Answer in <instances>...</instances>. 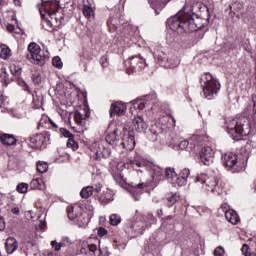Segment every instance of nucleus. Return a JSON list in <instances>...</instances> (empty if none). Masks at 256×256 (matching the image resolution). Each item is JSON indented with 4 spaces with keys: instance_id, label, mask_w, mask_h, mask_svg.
<instances>
[{
    "instance_id": "864d4df0",
    "label": "nucleus",
    "mask_w": 256,
    "mask_h": 256,
    "mask_svg": "<svg viewBox=\"0 0 256 256\" xmlns=\"http://www.w3.org/2000/svg\"><path fill=\"white\" fill-rule=\"evenodd\" d=\"M98 235L99 237H105V235H107V230L105 228H99Z\"/></svg>"
},
{
    "instance_id": "412c9836",
    "label": "nucleus",
    "mask_w": 256,
    "mask_h": 256,
    "mask_svg": "<svg viewBox=\"0 0 256 256\" xmlns=\"http://www.w3.org/2000/svg\"><path fill=\"white\" fill-rule=\"evenodd\" d=\"M179 175H180V177H178L177 185L179 187H183V185H185V183H187V179H188L189 175H191V170H189V168H183Z\"/></svg>"
},
{
    "instance_id": "c756f323",
    "label": "nucleus",
    "mask_w": 256,
    "mask_h": 256,
    "mask_svg": "<svg viewBox=\"0 0 256 256\" xmlns=\"http://www.w3.org/2000/svg\"><path fill=\"white\" fill-rule=\"evenodd\" d=\"M132 105H133V109H138L139 111H143V109L147 107L148 103L145 100H135Z\"/></svg>"
},
{
    "instance_id": "79ce46f5",
    "label": "nucleus",
    "mask_w": 256,
    "mask_h": 256,
    "mask_svg": "<svg viewBox=\"0 0 256 256\" xmlns=\"http://www.w3.org/2000/svg\"><path fill=\"white\" fill-rule=\"evenodd\" d=\"M214 255L215 256H223V255H225V248H223L222 246L217 247L214 250Z\"/></svg>"
},
{
    "instance_id": "7c9ffc66",
    "label": "nucleus",
    "mask_w": 256,
    "mask_h": 256,
    "mask_svg": "<svg viewBox=\"0 0 256 256\" xmlns=\"http://www.w3.org/2000/svg\"><path fill=\"white\" fill-rule=\"evenodd\" d=\"M83 15L86 19H95V8H85L83 7Z\"/></svg>"
},
{
    "instance_id": "f257e3e1",
    "label": "nucleus",
    "mask_w": 256,
    "mask_h": 256,
    "mask_svg": "<svg viewBox=\"0 0 256 256\" xmlns=\"http://www.w3.org/2000/svg\"><path fill=\"white\" fill-rule=\"evenodd\" d=\"M190 11L191 8L184 7L176 15L168 19L167 23L171 31L193 33V31H199V29L205 27L203 20L201 18H193V12Z\"/></svg>"
},
{
    "instance_id": "1a4fd4ad",
    "label": "nucleus",
    "mask_w": 256,
    "mask_h": 256,
    "mask_svg": "<svg viewBox=\"0 0 256 256\" xmlns=\"http://www.w3.org/2000/svg\"><path fill=\"white\" fill-rule=\"evenodd\" d=\"M157 61L160 63L161 67H166V69H175L181 63L179 58L175 56H167V54L161 52L155 54Z\"/></svg>"
},
{
    "instance_id": "338daca9",
    "label": "nucleus",
    "mask_w": 256,
    "mask_h": 256,
    "mask_svg": "<svg viewBox=\"0 0 256 256\" xmlns=\"http://www.w3.org/2000/svg\"><path fill=\"white\" fill-rule=\"evenodd\" d=\"M50 124L52 125V127H54V129H58L59 127L55 122H53V120H50Z\"/></svg>"
},
{
    "instance_id": "de8ad7c7",
    "label": "nucleus",
    "mask_w": 256,
    "mask_h": 256,
    "mask_svg": "<svg viewBox=\"0 0 256 256\" xmlns=\"http://www.w3.org/2000/svg\"><path fill=\"white\" fill-rule=\"evenodd\" d=\"M51 245L55 249V251H61V247H63L61 245V242L59 243V242H57L55 240L51 242Z\"/></svg>"
},
{
    "instance_id": "dca6fc26",
    "label": "nucleus",
    "mask_w": 256,
    "mask_h": 256,
    "mask_svg": "<svg viewBox=\"0 0 256 256\" xmlns=\"http://www.w3.org/2000/svg\"><path fill=\"white\" fill-rule=\"evenodd\" d=\"M119 133H121V130L115 126L106 136V142L108 145H112V147H115L117 143H119L121 137L119 136Z\"/></svg>"
},
{
    "instance_id": "7ed1b4c3",
    "label": "nucleus",
    "mask_w": 256,
    "mask_h": 256,
    "mask_svg": "<svg viewBox=\"0 0 256 256\" xmlns=\"http://www.w3.org/2000/svg\"><path fill=\"white\" fill-rule=\"evenodd\" d=\"M226 131L234 141H239L241 137H247L251 134V118L238 116L226 120Z\"/></svg>"
},
{
    "instance_id": "2f4dec72",
    "label": "nucleus",
    "mask_w": 256,
    "mask_h": 256,
    "mask_svg": "<svg viewBox=\"0 0 256 256\" xmlns=\"http://www.w3.org/2000/svg\"><path fill=\"white\" fill-rule=\"evenodd\" d=\"M37 171L38 173H47V171H49V164L47 162L38 161Z\"/></svg>"
},
{
    "instance_id": "cd10ccee",
    "label": "nucleus",
    "mask_w": 256,
    "mask_h": 256,
    "mask_svg": "<svg viewBox=\"0 0 256 256\" xmlns=\"http://www.w3.org/2000/svg\"><path fill=\"white\" fill-rule=\"evenodd\" d=\"M93 189V186L84 187L80 192V196L82 197V199H89V197L93 195Z\"/></svg>"
},
{
    "instance_id": "393cba45",
    "label": "nucleus",
    "mask_w": 256,
    "mask_h": 256,
    "mask_svg": "<svg viewBox=\"0 0 256 256\" xmlns=\"http://www.w3.org/2000/svg\"><path fill=\"white\" fill-rule=\"evenodd\" d=\"M130 165H132L133 169H149V166L151 163L145 161V160H131Z\"/></svg>"
},
{
    "instance_id": "69168bd1",
    "label": "nucleus",
    "mask_w": 256,
    "mask_h": 256,
    "mask_svg": "<svg viewBox=\"0 0 256 256\" xmlns=\"http://www.w3.org/2000/svg\"><path fill=\"white\" fill-rule=\"evenodd\" d=\"M11 73L12 75H21V71L17 70V71H13V68H11Z\"/></svg>"
},
{
    "instance_id": "a878e982",
    "label": "nucleus",
    "mask_w": 256,
    "mask_h": 256,
    "mask_svg": "<svg viewBox=\"0 0 256 256\" xmlns=\"http://www.w3.org/2000/svg\"><path fill=\"white\" fill-rule=\"evenodd\" d=\"M19 246L17 245V240L15 238H8L6 240V251L7 253H15L17 251V248Z\"/></svg>"
},
{
    "instance_id": "9d476101",
    "label": "nucleus",
    "mask_w": 256,
    "mask_h": 256,
    "mask_svg": "<svg viewBox=\"0 0 256 256\" xmlns=\"http://www.w3.org/2000/svg\"><path fill=\"white\" fill-rule=\"evenodd\" d=\"M122 146L126 151H133L135 149V132L133 130L123 129Z\"/></svg>"
},
{
    "instance_id": "680f3d73",
    "label": "nucleus",
    "mask_w": 256,
    "mask_h": 256,
    "mask_svg": "<svg viewBox=\"0 0 256 256\" xmlns=\"http://www.w3.org/2000/svg\"><path fill=\"white\" fill-rule=\"evenodd\" d=\"M14 1V5H16V7H21V3H23V0H13Z\"/></svg>"
},
{
    "instance_id": "603ef678",
    "label": "nucleus",
    "mask_w": 256,
    "mask_h": 256,
    "mask_svg": "<svg viewBox=\"0 0 256 256\" xmlns=\"http://www.w3.org/2000/svg\"><path fill=\"white\" fill-rule=\"evenodd\" d=\"M159 0H148V3L151 4V7L153 9H157V6L159 5Z\"/></svg>"
},
{
    "instance_id": "473e14b6",
    "label": "nucleus",
    "mask_w": 256,
    "mask_h": 256,
    "mask_svg": "<svg viewBox=\"0 0 256 256\" xmlns=\"http://www.w3.org/2000/svg\"><path fill=\"white\" fill-rule=\"evenodd\" d=\"M109 221H110V225L117 226L119 225V223H121V216L117 214H112L109 218Z\"/></svg>"
},
{
    "instance_id": "4d7b16f0",
    "label": "nucleus",
    "mask_w": 256,
    "mask_h": 256,
    "mask_svg": "<svg viewBox=\"0 0 256 256\" xmlns=\"http://www.w3.org/2000/svg\"><path fill=\"white\" fill-rule=\"evenodd\" d=\"M221 209H222L223 212L226 213V211H229V210H230V209H229V204H228V203L222 204V205H221Z\"/></svg>"
},
{
    "instance_id": "09e8293b",
    "label": "nucleus",
    "mask_w": 256,
    "mask_h": 256,
    "mask_svg": "<svg viewBox=\"0 0 256 256\" xmlns=\"http://www.w3.org/2000/svg\"><path fill=\"white\" fill-rule=\"evenodd\" d=\"M93 187L94 193H101V189H103V185L101 183H96Z\"/></svg>"
},
{
    "instance_id": "423d86ee",
    "label": "nucleus",
    "mask_w": 256,
    "mask_h": 256,
    "mask_svg": "<svg viewBox=\"0 0 256 256\" xmlns=\"http://www.w3.org/2000/svg\"><path fill=\"white\" fill-rule=\"evenodd\" d=\"M196 183L202 185L204 193H219V178L211 174H200L196 177Z\"/></svg>"
},
{
    "instance_id": "4468645a",
    "label": "nucleus",
    "mask_w": 256,
    "mask_h": 256,
    "mask_svg": "<svg viewBox=\"0 0 256 256\" xmlns=\"http://www.w3.org/2000/svg\"><path fill=\"white\" fill-rule=\"evenodd\" d=\"M215 157V151L211 149V147L207 146L202 148L200 152V159L202 163L205 165H211L213 163V159Z\"/></svg>"
},
{
    "instance_id": "a211bd4d",
    "label": "nucleus",
    "mask_w": 256,
    "mask_h": 256,
    "mask_svg": "<svg viewBox=\"0 0 256 256\" xmlns=\"http://www.w3.org/2000/svg\"><path fill=\"white\" fill-rule=\"evenodd\" d=\"M132 123L134 125V129L138 132V133H145V131H147V122L145 120H143V117L141 116H137L132 120Z\"/></svg>"
},
{
    "instance_id": "a19ab883",
    "label": "nucleus",
    "mask_w": 256,
    "mask_h": 256,
    "mask_svg": "<svg viewBox=\"0 0 256 256\" xmlns=\"http://www.w3.org/2000/svg\"><path fill=\"white\" fill-rule=\"evenodd\" d=\"M100 65L103 69H107V67H109V58H107V56H102L100 58Z\"/></svg>"
},
{
    "instance_id": "ea45409f",
    "label": "nucleus",
    "mask_w": 256,
    "mask_h": 256,
    "mask_svg": "<svg viewBox=\"0 0 256 256\" xmlns=\"http://www.w3.org/2000/svg\"><path fill=\"white\" fill-rule=\"evenodd\" d=\"M83 7L95 9V2L93 0H82Z\"/></svg>"
},
{
    "instance_id": "774afa93",
    "label": "nucleus",
    "mask_w": 256,
    "mask_h": 256,
    "mask_svg": "<svg viewBox=\"0 0 256 256\" xmlns=\"http://www.w3.org/2000/svg\"><path fill=\"white\" fill-rule=\"evenodd\" d=\"M157 215L158 217H163V210L162 209L158 210Z\"/></svg>"
},
{
    "instance_id": "9b49d317",
    "label": "nucleus",
    "mask_w": 256,
    "mask_h": 256,
    "mask_svg": "<svg viewBox=\"0 0 256 256\" xmlns=\"http://www.w3.org/2000/svg\"><path fill=\"white\" fill-rule=\"evenodd\" d=\"M32 149H45L49 143V136L47 134H37L29 138Z\"/></svg>"
},
{
    "instance_id": "2eb2a0df",
    "label": "nucleus",
    "mask_w": 256,
    "mask_h": 256,
    "mask_svg": "<svg viewBox=\"0 0 256 256\" xmlns=\"http://www.w3.org/2000/svg\"><path fill=\"white\" fill-rule=\"evenodd\" d=\"M238 160L239 158L237 157V154L232 152H228L222 157L223 165L226 167V169H228V171L237 165Z\"/></svg>"
},
{
    "instance_id": "052dcab7",
    "label": "nucleus",
    "mask_w": 256,
    "mask_h": 256,
    "mask_svg": "<svg viewBox=\"0 0 256 256\" xmlns=\"http://www.w3.org/2000/svg\"><path fill=\"white\" fill-rule=\"evenodd\" d=\"M3 229H5V221H3V220L0 218V231H3Z\"/></svg>"
},
{
    "instance_id": "58836bf2",
    "label": "nucleus",
    "mask_w": 256,
    "mask_h": 256,
    "mask_svg": "<svg viewBox=\"0 0 256 256\" xmlns=\"http://www.w3.org/2000/svg\"><path fill=\"white\" fill-rule=\"evenodd\" d=\"M32 81H33L34 85H41V73L35 72L32 75Z\"/></svg>"
},
{
    "instance_id": "6e6d98bb",
    "label": "nucleus",
    "mask_w": 256,
    "mask_h": 256,
    "mask_svg": "<svg viewBox=\"0 0 256 256\" xmlns=\"http://www.w3.org/2000/svg\"><path fill=\"white\" fill-rule=\"evenodd\" d=\"M134 187H137V189H145V188H147V183L135 184Z\"/></svg>"
},
{
    "instance_id": "20e7f679",
    "label": "nucleus",
    "mask_w": 256,
    "mask_h": 256,
    "mask_svg": "<svg viewBox=\"0 0 256 256\" xmlns=\"http://www.w3.org/2000/svg\"><path fill=\"white\" fill-rule=\"evenodd\" d=\"M203 95L205 99H213L221 89V83L211 73H205L200 79Z\"/></svg>"
},
{
    "instance_id": "a18cd8bd",
    "label": "nucleus",
    "mask_w": 256,
    "mask_h": 256,
    "mask_svg": "<svg viewBox=\"0 0 256 256\" xmlns=\"http://www.w3.org/2000/svg\"><path fill=\"white\" fill-rule=\"evenodd\" d=\"M241 251H242V255L244 256H248L249 253H251V248H249V245L247 244H244L241 248Z\"/></svg>"
},
{
    "instance_id": "aec40b11",
    "label": "nucleus",
    "mask_w": 256,
    "mask_h": 256,
    "mask_svg": "<svg viewBox=\"0 0 256 256\" xmlns=\"http://www.w3.org/2000/svg\"><path fill=\"white\" fill-rule=\"evenodd\" d=\"M165 177L167 181H169V183H171L172 185H177L179 176H177V173L175 172L174 168H166Z\"/></svg>"
},
{
    "instance_id": "c03bdc74",
    "label": "nucleus",
    "mask_w": 256,
    "mask_h": 256,
    "mask_svg": "<svg viewBox=\"0 0 256 256\" xmlns=\"http://www.w3.org/2000/svg\"><path fill=\"white\" fill-rule=\"evenodd\" d=\"M60 243L62 247H69L71 246V239L69 237H63Z\"/></svg>"
},
{
    "instance_id": "bb28decb",
    "label": "nucleus",
    "mask_w": 256,
    "mask_h": 256,
    "mask_svg": "<svg viewBox=\"0 0 256 256\" xmlns=\"http://www.w3.org/2000/svg\"><path fill=\"white\" fill-rule=\"evenodd\" d=\"M30 189H38L39 191H42V189H45V183L39 178L32 179L30 182Z\"/></svg>"
},
{
    "instance_id": "e433bc0d",
    "label": "nucleus",
    "mask_w": 256,
    "mask_h": 256,
    "mask_svg": "<svg viewBox=\"0 0 256 256\" xmlns=\"http://www.w3.org/2000/svg\"><path fill=\"white\" fill-rule=\"evenodd\" d=\"M67 147H69L70 149H73V151H75V149H78L79 145L77 144V142H75V139H73V136L68 138Z\"/></svg>"
},
{
    "instance_id": "6ab92c4d",
    "label": "nucleus",
    "mask_w": 256,
    "mask_h": 256,
    "mask_svg": "<svg viewBox=\"0 0 256 256\" xmlns=\"http://www.w3.org/2000/svg\"><path fill=\"white\" fill-rule=\"evenodd\" d=\"M125 109L126 106L125 104L122 103H117V104H112L110 108V117H113V115H125Z\"/></svg>"
},
{
    "instance_id": "8fccbe9b",
    "label": "nucleus",
    "mask_w": 256,
    "mask_h": 256,
    "mask_svg": "<svg viewBox=\"0 0 256 256\" xmlns=\"http://www.w3.org/2000/svg\"><path fill=\"white\" fill-rule=\"evenodd\" d=\"M179 149L183 150V149H187V147H189V141L188 140H183L179 143L178 145Z\"/></svg>"
},
{
    "instance_id": "f03ea898",
    "label": "nucleus",
    "mask_w": 256,
    "mask_h": 256,
    "mask_svg": "<svg viewBox=\"0 0 256 256\" xmlns=\"http://www.w3.org/2000/svg\"><path fill=\"white\" fill-rule=\"evenodd\" d=\"M41 2L43 10L40 9V15L49 27H53V23L55 27H62L67 23L63 9L59 8V2H55V0H41Z\"/></svg>"
},
{
    "instance_id": "37998d69",
    "label": "nucleus",
    "mask_w": 256,
    "mask_h": 256,
    "mask_svg": "<svg viewBox=\"0 0 256 256\" xmlns=\"http://www.w3.org/2000/svg\"><path fill=\"white\" fill-rule=\"evenodd\" d=\"M60 133L61 135H63V137H66L67 139H70L71 137H73V134H71V132H69V130L65 128H60Z\"/></svg>"
},
{
    "instance_id": "72a5a7b5",
    "label": "nucleus",
    "mask_w": 256,
    "mask_h": 256,
    "mask_svg": "<svg viewBox=\"0 0 256 256\" xmlns=\"http://www.w3.org/2000/svg\"><path fill=\"white\" fill-rule=\"evenodd\" d=\"M0 79L3 83H9V74L7 73V69L1 68Z\"/></svg>"
},
{
    "instance_id": "c85d7f7f",
    "label": "nucleus",
    "mask_w": 256,
    "mask_h": 256,
    "mask_svg": "<svg viewBox=\"0 0 256 256\" xmlns=\"http://www.w3.org/2000/svg\"><path fill=\"white\" fill-rule=\"evenodd\" d=\"M0 49V56L2 59H9V57H11V49H9L7 45L1 44Z\"/></svg>"
},
{
    "instance_id": "c9c22d12",
    "label": "nucleus",
    "mask_w": 256,
    "mask_h": 256,
    "mask_svg": "<svg viewBox=\"0 0 256 256\" xmlns=\"http://www.w3.org/2000/svg\"><path fill=\"white\" fill-rule=\"evenodd\" d=\"M28 189H29V184L27 183H20L16 187V190L18 191V193H27Z\"/></svg>"
},
{
    "instance_id": "4c0bfd02",
    "label": "nucleus",
    "mask_w": 256,
    "mask_h": 256,
    "mask_svg": "<svg viewBox=\"0 0 256 256\" xmlns=\"http://www.w3.org/2000/svg\"><path fill=\"white\" fill-rule=\"evenodd\" d=\"M52 65L57 69H61L63 67V62L59 56H56L52 59Z\"/></svg>"
},
{
    "instance_id": "e2e57ef3",
    "label": "nucleus",
    "mask_w": 256,
    "mask_h": 256,
    "mask_svg": "<svg viewBox=\"0 0 256 256\" xmlns=\"http://www.w3.org/2000/svg\"><path fill=\"white\" fill-rule=\"evenodd\" d=\"M132 197H133V199H134L135 201H140V199H141V196H140V195H134V194H132Z\"/></svg>"
},
{
    "instance_id": "f704fd0d",
    "label": "nucleus",
    "mask_w": 256,
    "mask_h": 256,
    "mask_svg": "<svg viewBox=\"0 0 256 256\" xmlns=\"http://www.w3.org/2000/svg\"><path fill=\"white\" fill-rule=\"evenodd\" d=\"M178 201H179V195L177 193L172 194L168 198V207H173V205H175Z\"/></svg>"
},
{
    "instance_id": "5701e85b",
    "label": "nucleus",
    "mask_w": 256,
    "mask_h": 256,
    "mask_svg": "<svg viewBox=\"0 0 256 256\" xmlns=\"http://www.w3.org/2000/svg\"><path fill=\"white\" fill-rule=\"evenodd\" d=\"M0 141L3 145H8V146L17 144V139L12 134H2L0 136Z\"/></svg>"
},
{
    "instance_id": "0eeeda50",
    "label": "nucleus",
    "mask_w": 256,
    "mask_h": 256,
    "mask_svg": "<svg viewBox=\"0 0 256 256\" xmlns=\"http://www.w3.org/2000/svg\"><path fill=\"white\" fill-rule=\"evenodd\" d=\"M68 219L78 225V227H85L89 223V217L87 213L83 212V207L79 204H75L67 209Z\"/></svg>"
},
{
    "instance_id": "b1692460",
    "label": "nucleus",
    "mask_w": 256,
    "mask_h": 256,
    "mask_svg": "<svg viewBox=\"0 0 256 256\" xmlns=\"http://www.w3.org/2000/svg\"><path fill=\"white\" fill-rule=\"evenodd\" d=\"M230 13L236 15L237 17H241L243 13V4L241 2H234L230 6Z\"/></svg>"
},
{
    "instance_id": "f3484780",
    "label": "nucleus",
    "mask_w": 256,
    "mask_h": 256,
    "mask_svg": "<svg viewBox=\"0 0 256 256\" xmlns=\"http://www.w3.org/2000/svg\"><path fill=\"white\" fill-rule=\"evenodd\" d=\"M97 251V245L91 244L88 241H83L80 244V253L81 255L93 256Z\"/></svg>"
},
{
    "instance_id": "39448f33",
    "label": "nucleus",
    "mask_w": 256,
    "mask_h": 256,
    "mask_svg": "<svg viewBox=\"0 0 256 256\" xmlns=\"http://www.w3.org/2000/svg\"><path fill=\"white\" fill-rule=\"evenodd\" d=\"M26 58L30 63H34V65L43 66L49 59V51L41 50V46L35 42H31L28 45V54Z\"/></svg>"
},
{
    "instance_id": "13d9d810",
    "label": "nucleus",
    "mask_w": 256,
    "mask_h": 256,
    "mask_svg": "<svg viewBox=\"0 0 256 256\" xmlns=\"http://www.w3.org/2000/svg\"><path fill=\"white\" fill-rule=\"evenodd\" d=\"M11 213H13V215H19V213H21V210L19 209V207H15L11 210Z\"/></svg>"
},
{
    "instance_id": "ddd939ff",
    "label": "nucleus",
    "mask_w": 256,
    "mask_h": 256,
    "mask_svg": "<svg viewBox=\"0 0 256 256\" xmlns=\"http://www.w3.org/2000/svg\"><path fill=\"white\" fill-rule=\"evenodd\" d=\"M149 224L145 221V216H138L130 225V228L134 233L143 234V231L147 229Z\"/></svg>"
},
{
    "instance_id": "5fc2aeb1",
    "label": "nucleus",
    "mask_w": 256,
    "mask_h": 256,
    "mask_svg": "<svg viewBox=\"0 0 256 256\" xmlns=\"http://www.w3.org/2000/svg\"><path fill=\"white\" fill-rule=\"evenodd\" d=\"M98 256H109V254L107 253V250L99 249Z\"/></svg>"
},
{
    "instance_id": "f8f14e48",
    "label": "nucleus",
    "mask_w": 256,
    "mask_h": 256,
    "mask_svg": "<svg viewBox=\"0 0 256 256\" xmlns=\"http://www.w3.org/2000/svg\"><path fill=\"white\" fill-rule=\"evenodd\" d=\"M128 64L130 66V69L133 73H139L147 67V63L145 62V59L141 56H132L128 60Z\"/></svg>"
},
{
    "instance_id": "0e129e2a",
    "label": "nucleus",
    "mask_w": 256,
    "mask_h": 256,
    "mask_svg": "<svg viewBox=\"0 0 256 256\" xmlns=\"http://www.w3.org/2000/svg\"><path fill=\"white\" fill-rule=\"evenodd\" d=\"M75 119H83V116H81V113L76 112L75 113Z\"/></svg>"
},
{
    "instance_id": "4be33fe9",
    "label": "nucleus",
    "mask_w": 256,
    "mask_h": 256,
    "mask_svg": "<svg viewBox=\"0 0 256 256\" xmlns=\"http://www.w3.org/2000/svg\"><path fill=\"white\" fill-rule=\"evenodd\" d=\"M225 219L228 221V223H231L232 225H237L239 223V215L235 210H228L225 214Z\"/></svg>"
},
{
    "instance_id": "49530a36",
    "label": "nucleus",
    "mask_w": 256,
    "mask_h": 256,
    "mask_svg": "<svg viewBox=\"0 0 256 256\" xmlns=\"http://www.w3.org/2000/svg\"><path fill=\"white\" fill-rule=\"evenodd\" d=\"M107 25L108 27H117V18H109Z\"/></svg>"
},
{
    "instance_id": "6e6552de",
    "label": "nucleus",
    "mask_w": 256,
    "mask_h": 256,
    "mask_svg": "<svg viewBox=\"0 0 256 256\" xmlns=\"http://www.w3.org/2000/svg\"><path fill=\"white\" fill-rule=\"evenodd\" d=\"M91 157H93L95 161L109 159L111 157V150L105 147L103 141L94 142L91 146Z\"/></svg>"
},
{
    "instance_id": "bf43d9fd",
    "label": "nucleus",
    "mask_w": 256,
    "mask_h": 256,
    "mask_svg": "<svg viewBox=\"0 0 256 256\" xmlns=\"http://www.w3.org/2000/svg\"><path fill=\"white\" fill-rule=\"evenodd\" d=\"M118 169H120L121 171H123V167H127V164L123 163V162H120L118 163L117 165Z\"/></svg>"
},
{
    "instance_id": "3c124183",
    "label": "nucleus",
    "mask_w": 256,
    "mask_h": 256,
    "mask_svg": "<svg viewBox=\"0 0 256 256\" xmlns=\"http://www.w3.org/2000/svg\"><path fill=\"white\" fill-rule=\"evenodd\" d=\"M99 201H100V203H102V205H107V204L111 203V201H113V199L105 198L104 196H101L99 198Z\"/></svg>"
}]
</instances>
